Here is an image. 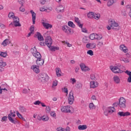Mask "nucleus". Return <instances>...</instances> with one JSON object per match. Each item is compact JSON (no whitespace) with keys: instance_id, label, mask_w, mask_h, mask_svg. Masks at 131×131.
Masks as SVG:
<instances>
[{"instance_id":"13","label":"nucleus","mask_w":131,"mask_h":131,"mask_svg":"<svg viewBox=\"0 0 131 131\" xmlns=\"http://www.w3.org/2000/svg\"><path fill=\"white\" fill-rule=\"evenodd\" d=\"M45 43L48 48L50 47L53 45V39L51 36H47L45 39Z\"/></svg>"},{"instance_id":"52","label":"nucleus","mask_w":131,"mask_h":131,"mask_svg":"<svg viewBox=\"0 0 131 131\" xmlns=\"http://www.w3.org/2000/svg\"><path fill=\"white\" fill-rule=\"evenodd\" d=\"M50 0H41L40 4L41 5H45V4H48L50 3Z\"/></svg>"},{"instance_id":"51","label":"nucleus","mask_w":131,"mask_h":131,"mask_svg":"<svg viewBox=\"0 0 131 131\" xmlns=\"http://www.w3.org/2000/svg\"><path fill=\"white\" fill-rule=\"evenodd\" d=\"M58 85V80H55L52 83V88H55Z\"/></svg>"},{"instance_id":"41","label":"nucleus","mask_w":131,"mask_h":131,"mask_svg":"<svg viewBox=\"0 0 131 131\" xmlns=\"http://www.w3.org/2000/svg\"><path fill=\"white\" fill-rule=\"evenodd\" d=\"M101 38H103V36L100 34H95V39L100 40Z\"/></svg>"},{"instance_id":"50","label":"nucleus","mask_w":131,"mask_h":131,"mask_svg":"<svg viewBox=\"0 0 131 131\" xmlns=\"http://www.w3.org/2000/svg\"><path fill=\"white\" fill-rule=\"evenodd\" d=\"M46 23H48V19H47V18H42L41 20V24H42V26Z\"/></svg>"},{"instance_id":"31","label":"nucleus","mask_w":131,"mask_h":131,"mask_svg":"<svg viewBox=\"0 0 131 131\" xmlns=\"http://www.w3.org/2000/svg\"><path fill=\"white\" fill-rule=\"evenodd\" d=\"M56 73L57 77H60L62 76V71H61V69L59 68H57L56 69Z\"/></svg>"},{"instance_id":"58","label":"nucleus","mask_w":131,"mask_h":131,"mask_svg":"<svg viewBox=\"0 0 131 131\" xmlns=\"http://www.w3.org/2000/svg\"><path fill=\"white\" fill-rule=\"evenodd\" d=\"M81 29L82 32H83L84 33H86L88 32V30L85 28H80Z\"/></svg>"},{"instance_id":"45","label":"nucleus","mask_w":131,"mask_h":131,"mask_svg":"<svg viewBox=\"0 0 131 131\" xmlns=\"http://www.w3.org/2000/svg\"><path fill=\"white\" fill-rule=\"evenodd\" d=\"M82 41L84 43H88V42H89V39L88 38V37H86V36L83 37Z\"/></svg>"},{"instance_id":"4","label":"nucleus","mask_w":131,"mask_h":131,"mask_svg":"<svg viewBox=\"0 0 131 131\" xmlns=\"http://www.w3.org/2000/svg\"><path fill=\"white\" fill-rule=\"evenodd\" d=\"M104 114L105 116H109V115H111V114H113V113H115L116 112V110L115 107L113 106H108L106 107L103 110Z\"/></svg>"},{"instance_id":"8","label":"nucleus","mask_w":131,"mask_h":131,"mask_svg":"<svg viewBox=\"0 0 131 131\" xmlns=\"http://www.w3.org/2000/svg\"><path fill=\"white\" fill-rule=\"evenodd\" d=\"M119 106L121 109H124L126 107V100L123 97H120L119 99Z\"/></svg>"},{"instance_id":"7","label":"nucleus","mask_w":131,"mask_h":131,"mask_svg":"<svg viewBox=\"0 0 131 131\" xmlns=\"http://www.w3.org/2000/svg\"><path fill=\"white\" fill-rule=\"evenodd\" d=\"M72 109H73L72 106L70 105L62 106L60 107L61 112H63V113H71Z\"/></svg>"},{"instance_id":"5","label":"nucleus","mask_w":131,"mask_h":131,"mask_svg":"<svg viewBox=\"0 0 131 131\" xmlns=\"http://www.w3.org/2000/svg\"><path fill=\"white\" fill-rule=\"evenodd\" d=\"M61 29L63 32L66 33L67 34H73L74 33V32L73 31V30H72L71 28H70L69 27H68L67 25L62 26L61 27Z\"/></svg>"},{"instance_id":"55","label":"nucleus","mask_w":131,"mask_h":131,"mask_svg":"<svg viewBox=\"0 0 131 131\" xmlns=\"http://www.w3.org/2000/svg\"><path fill=\"white\" fill-rule=\"evenodd\" d=\"M51 112V107L49 106H47L46 107V113H50Z\"/></svg>"},{"instance_id":"32","label":"nucleus","mask_w":131,"mask_h":131,"mask_svg":"<svg viewBox=\"0 0 131 131\" xmlns=\"http://www.w3.org/2000/svg\"><path fill=\"white\" fill-rule=\"evenodd\" d=\"M50 49V51H52V52H55V51H58L59 49V48L57 46H52V45L48 47Z\"/></svg>"},{"instance_id":"37","label":"nucleus","mask_w":131,"mask_h":131,"mask_svg":"<svg viewBox=\"0 0 131 131\" xmlns=\"http://www.w3.org/2000/svg\"><path fill=\"white\" fill-rule=\"evenodd\" d=\"M68 25L69 27H71V28H75L76 27L75 24H74L73 21H69L68 22Z\"/></svg>"},{"instance_id":"60","label":"nucleus","mask_w":131,"mask_h":131,"mask_svg":"<svg viewBox=\"0 0 131 131\" xmlns=\"http://www.w3.org/2000/svg\"><path fill=\"white\" fill-rule=\"evenodd\" d=\"M3 91L7 92H8V88H2V89H0V94H3Z\"/></svg>"},{"instance_id":"24","label":"nucleus","mask_w":131,"mask_h":131,"mask_svg":"<svg viewBox=\"0 0 131 131\" xmlns=\"http://www.w3.org/2000/svg\"><path fill=\"white\" fill-rule=\"evenodd\" d=\"M57 131H70L71 130V129L70 128V127L67 126L66 128H63L62 127H58L56 128Z\"/></svg>"},{"instance_id":"57","label":"nucleus","mask_w":131,"mask_h":131,"mask_svg":"<svg viewBox=\"0 0 131 131\" xmlns=\"http://www.w3.org/2000/svg\"><path fill=\"white\" fill-rule=\"evenodd\" d=\"M91 101H97V96L95 95H92L91 98Z\"/></svg>"},{"instance_id":"10","label":"nucleus","mask_w":131,"mask_h":131,"mask_svg":"<svg viewBox=\"0 0 131 131\" xmlns=\"http://www.w3.org/2000/svg\"><path fill=\"white\" fill-rule=\"evenodd\" d=\"M68 101L70 105H72L74 102V95L73 94V91H71L69 93L68 96Z\"/></svg>"},{"instance_id":"1","label":"nucleus","mask_w":131,"mask_h":131,"mask_svg":"<svg viewBox=\"0 0 131 131\" xmlns=\"http://www.w3.org/2000/svg\"><path fill=\"white\" fill-rule=\"evenodd\" d=\"M124 68V66H121L119 63L115 66H111L110 67V69L111 71L116 74H121V73H123Z\"/></svg>"},{"instance_id":"47","label":"nucleus","mask_w":131,"mask_h":131,"mask_svg":"<svg viewBox=\"0 0 131 131\" xmlns=\"http://www.w3.org/2000/svg\"><path fill=\"white\" fill-rule=\"evenodd\" d=\"M62 91L63 93L66 94V95L68 96V88H67V87H64L62 88Z\"/></svg>"},{"instance_id":"48","label":"nucleus","mask_w":131,"mask_h":131,"mask_svg":"<svg viewBox=\"0 0 131 131\" xmlns=\"http://www.w3.org/2000/svg\"><path fill=\"white\" fill-rule=\"evenodd\" d=\"M70 82L72 83V84H75L76 83V79L74 78H71L70 79Z\"/></svg>"},{"instance_id":"3","label":"nucleus","mask_w":131,"mask_h":131,"mask_svg":"<svg viewBox=\"0 0 131 131\" xmlns=\"http://www.w3.org/2000/svg\"><path fill=\"white\" fill-rule=\"evenodd\" d=\"M38 78L42 83H46L50 79V77L47 73H42L38 75Z\"/></svg>"},{"instance_id":"43","label":"nucleus","mask_w":131,"mask_h":131,"mask_svg":"<svg viewBox=\"0 0 131 131\" xmlns=\"http://www.w3.org/2000/svg\"><path fill=\"white\" fill-rule=\"evenodd\" d=\"M8 56V52L0 51V56L3 58H6Z\"/></svg>"},{"instance_id":"61","label":"nucleus","mask_w":131,"mask_h":131,"mask_svg":"<svg viewBox=\"0 0 131 131\" xmlns=\"http://www.w3.org/2000/svg\"><path fill=\"white\" fill-rule=\"evenodd\" d=\"M41 102H40V101H39V100H37V101H35L33 103V104H34V105H40Z\"/></svg>"},{"instance_id":"59","label":"nucleus","mask_w":131,"mask_h":131,"mask_svg":"<svg viewBox=\"0 0 131 131\" xmlns=\"http://www.w3.org/2000/svg\"><path fill=\"white\" fill-rule=\"evenodd\" d=\"M39 10L40 12H48V9L45 8V7H41Z\"/></svg>"},{"instance_id":"29","label":"nucleus","mask_w":131,"mask_h":131,"mask_svg":"<svg viewBox=\"0 0 131 131\" xmlns=\"http://www.w3.org/2000/svg\"><path fill=\"white\" fill-rule=\"evenodd\" d=\"M88 128V126L85 124L84 125H79L78 126V129L79 130H85Z\"/></svg>"},{"instance_id":"35","label":"nucleus","mask_w":131,"mask_h":131,"mask_svg":"<svg viewBox=\"0 0 131 131\" xmlns=\"http://www.w3.org/2000/svg\"><path fill=\"white\" fill-rule=\"evenodd\" d=\"M120 60L121 61H123V62H125L126 64L127 63H129V59L128 58H124L123 57H120Z\"/></svg>"},{"instance_id":"40","label":"nucleus","mask_w":131,"mask_h":131,"mask_svg":"<svg viewBox=\"0 0 131 131\" xmlns=\"http://www.w3.org/2000/svg\"><path fill=\"white\" fill-rule=\"evenodd\" d=\"M89 107L90 110H95L96 109V105L93 102L89 103Z\"/></svg>"},{"instance_id":"22","label":"nucleus","mask_w":131,"mask_h":131,"mask_svg":"<svg viewBox=\"0 0 131 131\" xmlns=\"http://www.w3.org/2000/svg\"><path fill=\"white\" fill-rule=\"evenodd\" d=\"M30 12L32 15L33 24L34 25L35 24V20L36 19V13L33 10H31Z\"/></svg>"},{"instance_id":"25","label":"nucleus","mask_w":131,"mask_h":131,"mask_svg":"<svg viewBox=\"0 0 131 131\" xmlns=\"http://www.w3.org/2000/svg\"><path fill=\"white\" fill-rule=\"evenodd\" d=\"M10 43H11V40L10 39H6L2 43V46L7 47V46H9Z\"/></svg>"},{"instance_id":"23","label":"nucleus","mask_w":131,"mask_h":131,"mask_svg":"<svg viewBox=\"0 0 131 131\" xmlns=\"http://www.w3.org/2000/svg\"><path fill=\"white\" fill-rule=\"evenodd\" d=\"M64 6L59 5L56 8V11L57 13H64Z\"/></svg>"},{"instance_id":"20","label":"nucleus","mask_w":131,"mask_h":131,"mask_svg":"<svg viewBox=\"0 0 131 131\" xmlns=\"http://www.w3.org/2000/svg\"><path fill=\"white\" fill-rule=\"evenodd\" d=\"M36 63L37 66H42L45 63V60L41 58H38L36 60Z\"/></svg>"},{"instance_id":"54","label":"nucleus","mask_w":131,"mask_h":131,"mask_svg":"<svg viewBox=\"0 0 131 131\" xmlns=\"http://www.w3.org/2000/svg\"><path fill=\"white\" fill-rule=\"evenodd\" d=\"M5 88H8V85H7V84H2L0 85V90Z\"/></svg>"},{"instance_id":"34","label":"nucleus","mask_w":131,"mask_h":131,"mask_svg":"<svg viewBox=\"0 0 131 131\" xmlns=\"http://www.w3.org/2000/svg\"><path fill=\"white\" fill-rule=\"evenodd\" d=\"M94 15H95V12H89L87 14V17L89 19H93Z\"/></svg>"},{"instance_id":"19","label":"nucleus","mask_w":131,"mask_h":131,"mask_svg":"<svg viewBox=\"0 0 131 131\" xmlns=\"http://www.w3.org/2000/svg\"><path fill=\"white\" fill-rule=\"evenodd\" d=\"M119 49L120 51H122L123 53H126L128 52V49H127V47L125 46L124 45H121L119 46Z\"/></svg>"},{"instance_id":"27","label":"nucleus","mask_w":131,"mask_h":131,"mask_svg":"<svg viewBox=\"0 0 131 131\" xmlns=\"http://www.w3.org/2000/svg\"><path fill=\"white\" fill-rule=\"evenodd\" d=\"M125 73L128 76L127 79V82H128L129 83H131V72L128 70H126L125 72Z\"/></svg>"},{"instance_id":"14","label":"nucleus","mask_w":131,"mask_h":131,"mask_svg":"<svg viewBox=\"0 0 131 131\" xmlns=\"http://www.w3.org/2000/svg\"><path fill=\"white\" fill-rule=\"evenodd\" d=\"M99 86V82L97 81H91L90 82V89H97Z\"/></svg>"},{"instance_id":"28","label":"nucleus","mask_w":131,"mask_h":131,"mask_svg":"<svg viewBox=\"0 0 131 131\" xmlns=\"http://www.w3.org/2000/svg\"><path fill=\"white\" fill-rule=\"evenodd\" d=\"M75 21L76 22V23H77L78 26L80 28H82L83 25L80 24V20H79V18H78V17H75Z\"/></svg>"},{"instance_id":"9","label":"nucleus","mask_w":131,"mask_h":131,"mask_svg":"<svg viewBox=\"0 0 131 131\" xmlns=\"http://www.w3.org/2000/svg\"><path fill=\"white\" fill-rule=\"evenodd\" d=\"M15 117L16 115L15 114V113H13V112H12V111H11L10 114H9L8 116V118L10 122H11L12 123H14V124H16V123H17V120L16 119H14L12 118Z\"/></svg>"},{"instance_id":"17","label":"nucleus","mask_w":131,"mask_h":131,"mask_svg":"<svg viewBox=\"0 0 131 131\" xmlns=\"http://www.w3.org/2000/svg\"><path fill=\"white\" fill-rule=\"evenodd\" d=\"M118 115L120 116V117H125L126 116H129V115H130V113L128 112H119L118 113Z\"/></svg>"},{"instance_id":"36","label":"nucleus","mask_w":131,"mask_h":131,"mask_svg":"<svg viewBox=\"0 0 131 131\" xmlns=\"http://www.w3.org/2000/svg\"><path fill=\"white\" fill-rule=\"evenodd\" d=\"M101 18V14L99 13H94V15L93 16V18L95 19V20H99Z\"/></svg>"},{"instance_id":"49","label":"nucleus","mask_w":131,"mask_h":131,"mask_svg":"<svg viewBox=\"0 0 131 131\" xmlns=\"http://www.w3.org/2000/svg\"><path fill=\"white\" fill-rule=\"evenodd\" d=\"M126 9L127 10H130V11L129 12V15L130 16V17L131 18V5L129 4L126 6Z\"/></svg>"},{"instance_id":"42","label":"nucleus","mask_w":131,"mask_h":131,"mask_svg":"<svg viewBox=\"0 0 131 131\" xmlns=\"http://www.w3.org/2000/svg\"><path fill=\"white\" fill-rule=\"evenodd\" d=\"M8 17L10 19H13L16 16H15V14L13 12H10L8 14Z\"/></svg>"},{"instance_id":"38","label":"nucleus","mask_w":131,"mask_h":131,"mask_svg":"<svg viewBox=\"0 0 131 131\" xmlns=\"http://www.w3.org/2000/svg\"><path fill=\"white\" fill-rule=\"evenodd\" d=\"M90 78L93 81H94V80H98V77L97 75L95 74H91L90 76Z\"/></svg>"},{"instance_id":"15","label":"nucleus","mask_w":131,"mask_h":131,"mask_svg":"<svg viewBox=\"0 0 131 131\" xmlns=\"http://www.w3.org/2000/svg\"><path fill=\"white\" fill-rule=\"evenodd\" d=\"M86 48L89 50L96 49V48H97V43L95 42L88 43L86 45Z\"/></svg>"},{"instance_id":"46","label":"nucleus","mask_w":131,"mask_h":131,"mask_svg":"<svg viewBox=\"0 0 131 131\" xmlns=\"http://www.w3.org/2000/svg\"><path fill=\"white\" fill-rule=\"evenodd\" d=\"M16 115L18 117L20 118V119H21V120H24V121H25V118H24V117L22 116L21 114L19 113V112H16Z\"/></svg>"},{"instance_id":"18","label":"nucleus","mask_w":131,"mask_h":131,"mask_svg":"<svg viewBox=\"0 0 131 131\" xmlns=\"http://www.w3.org/2000/svg\"><path fill=\"white\" fill-rule=\"evenodd\" d=\"M113 79L114 83L116 84H119L121 81L120 78L117 75L114 76Z\"/></svg>"},{"instance_id":"44","label":"nucleus","mask_w":131,"mask_h":131,"mask_svg":"<svg viewBox=\"0 0 131 131\" xmlns=\"http://www.w3.org/2000/svg\"><path fill=\"white\" fill-rule=\"evenodd\" d=\"M90 39H91V40H94V39H95V37H96V33H92L91 34H90L89 36Z\"/></svg>"},{"instance_id":"30","label":"nucleus","mask_w":131,"mask_h":131,"mask_svg":"<svg viewBox=\"0 0 131 131\" xmlns=\"http://www.w3.org/2000/svg\"><path fill=\"white\" fill-rule=\"evenodd\" d=\"M36 36H37L38 40L40 41H43V37H42V35H41V34L39 32H37L36 33Z\"/></svg>"},{"instance_id":"16","label":"nucleus","mask_w":131,"mask_h":131,"mask_svg":"<svg viewBox=\"0 0 131 131\" xmlns=\"http://www.w3.org/2000/svg\"><path fill=\"white\" fill-rule=\"evenodd\" d=\"M13 22L12 23L15 26V27H17L18 26H21V24H20V20L19 19V17L15 16L13 19Z\"/></svg>"},{"instance_id":"53","label":"nucleus","mask_w":131,"mask_h":131,"mask_svg":"<svg viewBox=\"0 0 131 131\" xmlns=\"http://www.w3.org/2000/svg\"><path fill=\"white\" fill-rule=\"evenodd\" d=\"M87 54L88 55H90V56H94V52L92 50H88Z\"/></svg>"},{"instance_id":"2","label":"nucleus","mask_w":131,"mask_h":131,"mask_svg":"<svg viewBox=\"0 0 131 131\" xmlns=\"http://www.w3.org/2000/svg\"><path fill=\"white\" fill-rule=\"evenodd\" d=\"M108 25L106 27L107 30H111L112 29H114V28H116V27H119V24L115 21V20L113 19H110L108 20Z\"/></svg>"},{"instance_id":"63","label":"nucleus","mask_w":131,"mask_h":131,"mask_svg":"<svg viewBox=\"0 0 131 131\" xmlns=\"http://www.w3.org/2000/svg\"><path fill=\"white\" fill-rule=\"evenodd\" d=\"M30 31L31 32H33V33H34V26H31L30 28Z\"/></svg>"},{"instance_id":"26","label":"nucleus","mask_w":131,"mask_h":131,"mask_svg":"<svg viewBox=\"0 0 131 131\" xmlns=\"http://www.w3.org/2000/svg\"><path fill=\"white\" fill-rule=\"evenodd\" d=\"M117 3V0H108L107 2V7H111Z\"/></svg>"},{"instance_id":"11","label":"nucleus","mask_w":131,"mask_h":131,"mask_svg":"<svg viewBox=\"0 0 131 131\" xmlns=\"http://www.w3.org/2000/svg\"><path fill=\"white\" fill-rule=\"evenodd\" d=\"M80 67L81 68V70L83 72H88L91 70V68L85 65L84 63H81L80 64Z\"/></svg>"},{"instance_id":"33","label":"nucleus","mask_w":131,"mask_h":131,"mask_svg":"<svg viewBox=\"0 0 131 131\" xmlns=\"http://www.w3.org/2000/svg\"><path fill=\"white\" fill-rule=\"evenodd\" d=\"M43 27H44V28H45V29H51V28H53V25L48 23L44 24L43 25Z\"/></svg>"},{"instance_id":"56","label":"nucleus","mask_w":131,"mask_h":131,"mask_svg":"<svg viewBox=\"0 0 131 131\" xmlns=\"http://www.w3.org/2000/svg\"><path fill=\"white\" fill-rule=\"evenodd\" d=\"M19 11L21 12L22 13H24V12H25V8H24V6H21L19 7Z\"/></svg>"},{"instance_id":"12","label":"nucleus","mask_w":131,"mask_h":131,"mask_svg":"<svg viewBox=\"0 0 131 131\" xmlns=\"http://www.w3.org/2000/svg\"><path fill=\"white\" fill-rule=\"evenodd\" d=\"M31 69L36 73V74H38L40 72V70H39V67L36 64H33L31 66Z\"/></svg>"},{"instance_id":"6","label":"nucleus","mask_w":131,"mask_h":131,"mask_svg":"<svg viewBox=\"0 0 131 131\" xmlns=\"http://www.w3.org/2000/svg\"><path fill=\"white\" fill-rule=\"evenodd\" d=\"M31 52L33 56L37 59H40L41 58V55L36 50L35 47H34L31 49Z\"/></svg>"},{"instance_id":"21","label":"nucleus","mask_w":131,"mask_h":131,"mask_svg":"<svg viewBox=\"0 0 131 131\" xmlns=\"http://www.w3.org/2000/svg\"><path fill=\"white\" fill-rule=\"evenodd\" d=\"M7 66V62L0 60V72H3L4 71V68Z\"/></svg>"},{"instance_id":"39","label":"nucleus","mask_w":131,"mask_h":131,"mask_svg":"<svg viewBox=\"0 0 131 131\" xmlns=\"http://www.w3.org/2000/svg\"><path fill=\"white\" fill-rule=\"evenodd\" d=\"M49 119H50V118H49V116H48V115H44L42 116V121H49Z\"/></svg>"},{"instance_id":"62","label":"nucleus","mask_w":131,"mask_h":131,"mask_svg":"<svg viewBox=\"0 0 131 131\" xmlns=\"http://www.w3.org/2000/svg\"><path fill=\"white\" fill-rule=\"evenodd\" d=\"M50 115L51 116H52V117L55 118V117H56V113H55V112H51L50 113Z\"/></svg>"},{"instance_id":"64","label":"nucleus","mask_w":131,"mask_h":131,"mask_svg":"<svg viewBox=\"0 0 131 131\" xmlns=\"http://www.w3.org/2000/svg\"><path fill=\"white\" fill-rule=\"evenodd\" d=\"M39 45L40 46H41V47H45V46H46V42H43V41H41L39 42Z\"/></svg>"}]
</instances>
